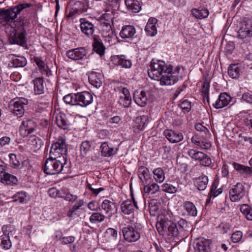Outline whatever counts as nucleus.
Returning a JSON list of instances; mask_svg holds the SVG:
<instances>
[{"label": "nucleus", "instance_id": "obj_1", "mask_svg": "<svg viewBox=\"0 0 252 252\" xmlns=\"http://www.w3.org/2000/svg\"><path fill=\"white\" fill-rule=\"evenodd\" d=\"M181 68L177 66L167 65L162 61L151 62L148 69L149 76L153 80L160 82L161 86H171L176 83L182 77Z\"/></svg>", "mask_w": 252, "mask_h": 252}, {"label": "nucleus", "instance_id": "obj_2", "mask_svg": "<svg viewBox=\"0 0 252 252\" xmlns=\"http://www.w3.org/2000/svg\"><path fill=\"white\" fill-rule=\"evenodd\" d=\"M66 163V158H62L61 160L49 157L44 164V172L48 175L65 173V169L67 167Z\"/></svg>", "mask_w": 252, "mask_h": 252}, {"label": "nucleus", "instance_id": "obj_3", "mask_svg": "<svg viewBox=\"0 0 252 252\" xmlns=\"http://www.w3.org/2000/svg\"><path fill=\"white\" fill-rule=\"evenodd\" d=\"M179 228L177 224L169 220L161 219L157 223L156 227L159 233L166 234L171 237H177L179 232L183 230V227L179 223Z\"/></svg>", "mask_w": 252, "mask_h": 252}, {"label": "nucleus", "instance_id": "obj_4", "mask_svg": "<svg viewBox=\"0 0 252 252\" xmlns=\"http://www.w3.org/2000/svg\"><path fill=\"white\" fill-rule=\"evenodd\" d=\"M31 6L30 3H24L19 4L10 9H0V23L12 22L17 17L18 14Z\"/></svg>", "mask_w": 252, "mask_h": 252}, {"label": "nucleus", "instance_id": "obj_5", "mask_svg": "<svg viewBox=\"0 0 252 252\" xmlns=\"http://www.w3.org/2000/svg\"><path fill=\"white\" fill-rule=\"evenodd\" d=\"M28 101L23 97L15 98L10 102V109L13 114L18 117H22Z\"/></svg>", "mask_w": 252, "mask_h": 252}, {"label": "nucleus", "instance_id": "obj_6", "mask_svg": "<svg viewBox=\"0 0 252 252\" xmlns=\"http://www.w3.org/2000/svg\"><path fill=\"white\" fill-rule=\"evenodd\" d=\"M122 232L125 240L128 242H134L140 238V234L137 229L127 225L122 228Z\"/></svg>", "mask_w": 252, "mask_h": 252}, {"label": "nucleus", "instance_id": "obj_7", "mask_svg": "<svg viewBox=\"0 0 252 252\" xmlns=\"http://www.w3.org/2000/svg\"><path fill=\"white\" fill-rule=\"evenodd\" d=\"M244 186L242 183H238L229 190L230 199L232 202H236L242 199L244 195Z\"/></svg>", "mask_w": 252, "mask_h": 252}, {"label": "nucleus", "instance_id": "obj_8", "mask_svg": "<svg viewBox=\"0 0 252 252\" xmlns=\"http://www.w3.org/2000/svg\"><path fill=\"white\" fill-rule=\"evenodd\" d=\"M35 127L36 124L33 121L30 119L23 121L19 127L20 134L23 137H26L32 133Z\"/></svg>", "mask_w": 252, "mask_h": 252}, {"label": "nucleus", "instance_id": "obj_9", "mask_svg": "<svg viewBox=\"0 0 252 252\" xmlns=\"http://www.w3.org/2000/svg\"><path fill=\"white\" fill-rule=\"evenodd\" d=\"M77 105L86 107L93 102V95L89 92L84 91L77 93Z\"/></svg>", "mask_w": 252, "mask_h": 252}, {"label": "nucleus", "instance_id": "obj_10", "mask_svg": "<svg viewBox=\"0 0 252 252\" xmlns=\"http://www.w3.org/2000/svg\"><path fill=\"white\" fill-rule=\"evenodd\" d=\"M0 182L7 185H13L17 184L18 180L15 176L6 173L5 166L0 164Z\"/></svg>", "mask_w": 252, "mask_h": 252}, {"label": "nucleus", "instance_id": "obj_11", "mask_svg": "<svg viewBox=\"0 0 252 252\" xmlns=\"http://www.w3.org/2000/svg\"><path fill=\"white\" fill-rule=\"evenodd\" d=\"M163 134L167 140L171 143H177L183 140L184 136L181 132L175 131L171 129H166Z\"/></svg>", "mask_w": 252, "mask_h": 252}, {"label": "nucleus", "instance_id": "obj_12", "mask_svg": "<svg viewBox=\"0 0 252 252\" xmlns=\"http://www.w3.org/2000/svg\"><path fill=\"white\" fill-rule=\"evenodd\" d=\"M25 32H10L8 35L9 42L11 44H16L21 46H25L26 44Z\"/></svg>", "mask_w": 252, "mask_h": 252}, {"label": "nucleus", "instance_id": "obj_13", "mask_svg": "<svg viewBox=\"0 0 252 252\" xmlns=\"http://www.w3.org/2000/svg\"><path fill=\"white\" fill-rule=\"evenodd\" d=\"M132 202L130 200H126L123 202L121 205L122 212L125 214L129 215L134 212V208H138L137 202L133 196Z\"/></svg>", "mask_w": 252, "mask_h": 252}, {"label": "nucleus", "instance_id": "obj_14", "mask_svg": "<svg viewBox=\"0 0 252 252\" xmlns=\"http://www.w3.org/2000/svg\"><path fill=\"white\" fill-rule=\"evenodd\" d=\"M87 54L86 50L83 47L75 48L67 51L66 55L73 60H79L83 59Z\"/></svg>", "mask_w": 252, "mask_h": 252}, {"label": "nucleus", "instance_id": "obj_15", "mask_svg": "<svg viewBox=\"0 0 252 252\" xmlns=\"http://www.w3.org/2000/svg\"><path fill=\"white\" fill-rule=\"evenodd\" d=\"M56 122L57 126L64 130L70 128L71 123L67 116L63 113H60L56 117Z\"/></svg>", "mask_w": 252, "mask_h": 252}, {"label": "nucleus", "instance_id": "obj_16", "mask_svg": "<svg viewBox=\"0 0 252 252\" xmlns=\"http://www.w3.org/2000/svg\"><path fill=\"white\" fill-rule=\"evenodd\" d=\"M100 149L101 155L106 157L115 155L118 150V148L115 149L112 144L106 142L101 144Z\"/></svg>", "mask_w": 252, "mask_h": 252}, {"label": "nucleus", "instance_id": "obj_17", "mask_svg": "<svg viewBox=\"0 0 252 252\" xmlns=\"http://www.w3.org/2000/svg\"><path fill=\"white\" fill-rule=\"evenodd\" d=\"M231 99V96L227 93H221L213 105L217 109L221 108L227 106Z\"/></svg>", "mask_w": 252, "mask_h": 252}, {"label": "nucleus", "instance_id": "obj_18", "mask_svg": "<svg viewBox=\"0 0 252 252\" xmlns=\"http://www.w3.org/2000/svg\"><path fill=\"white\" fill-rule=\"evenodd\" d=\"M84 201L80 200L77 201L69 210L67 211L66 215L69 218H76L79 217L81 213V207L84 205Z\"/></svg>", "mask_w": 252, "mask_h": 252}, {"label": "nucleus", "instance_id": "obj_19", "mask_svg": "<svg viewBox=\"0 0 252 252\" xmlns=\"http://www.w3.org/2000/svg\"><path fill=\"white\" fill-rule=\"evenodd\" d=\"M133 99L135 102L140 107H144L147 104L148 98L146 93L144 91L135 92L133 94Z\"/></svg>", "mask_w": 252, "mask_h": 252}, {"label": "nucleus", "instance_id": "obj_20", "mask_svg": "<svg viewBox=\"0 0 252 252\" xmlns=\"http://www.w3.org/2000/svg\"><path fill=\"white\" fill-rule=\"evenodd\" d=\"M103 79V75L99 72H92L89 76L90 83L96 88L101 86Z\"/></svg>", "mask_w": 252, "mask_h": 252}, {"label": "nucleus", "instance_id": "obj_21", "mask_svg": "<svg viewBox=\"0 0 252 252\" xmlns=\"http://www.w3.org/2000/svg\"><path fill=\"white\" fill-rule=\"evenodd\" d=\"M182 207L186 211L183 213L184 215L195 217L197 214V209L194 204L189 201L183 202Z\"/></svg>", "mask_w": 252, "mask_h": 252}, {"label": "nucleus", "instance_id": "obj_22", "mask_svg": "<svg viewBox=\"0 0 252 252\" xmlns=\"http://www.w3.org/2000/svg\"><path fill=\"white\" fill-rule=\"evenodd\" d=\"M138 176L143 185L148 184L150 178V174L149 169L143 166L139 167L138 170Z\"/></svg>", "mask_w": 252, "mask_h": 252}, {"label": "nucleus", "instance_id": "obj_23", "mask_svg": "<svg viewBox=\"0 0 252 252\" xmlns=\"http://www.w3.org/2000/svg\"><path fill=\"white\" fill-rule=\"evenodd\" d=\"M208 181V177L204 174H202L193 180L195 186L199 190H204L206 189Z\"/></svg>", "mask_w": 252, "mask_h": 252}, {"label": "nucleus", "instance_id": "obj_24", "mask_svg": "<svg viewBox=\"0 0 252 252\" xmlns=\"http://www.w3.org/2000/svg\"><path fill=\"white\" fill-rule=\"evenodd\" d=\"M10 57H13L11 58V61L9 65L14 67H24L27 64L26 59L22 56H16L14 55H10Z\"/></svg>", "mask_w": 252, "mask_h": 252}, {"label": "nucleus", "instance_id": "obj_25", "mask_svg": "<svg viewBox=\"0 0 252 252\" xmlns=\"http://www.w3.org/2000/svg\"><path fill=\"white\" fill-rule=\"evenodd\" d=\"M194 249L196 252H209L210 247L208 241L206 239L198 240Z\"/></svg>", "mask_w": 252, "mask_h": 252}, {"label": "nucleus", "instance_id": "obj_26", "mask_svg": "<svg viewBox=\"0 0 252 252\" xmlns=\"http://www.w3.org/2000/svg\"><path fill=\"white\" fill-rule=\"evenodd\" d=\"M33 90L36 94H41L44 93V82L43 77L36 78L33 80Z\"/></svg>", "mask_w": 252, "mask_h": 252}, {"label": "nucleus", "instance_id": "obj_27", "mask_svg": "<svg viewBox=\"0 0 252 252\" xmlns=\"http://www.w3.org/2000/svg\"><path fill=\"white\" fill-rule=\"evenodd\" d=\"M114 64L118 66H121L122 67L129 68L132 65L131 61L130 60H126L124 56L120 57L117 56L113 59Z\"/></svg>", "mask_w": 252, "mask_h": 252}, {"label": "nucleus", "instance_id": "obj_28", "mask_svg": "<svg viewBox=\"0 0 252 252\" xmlns=\"http://www.w3.org/2000/svg\"><path fill=\"white\" fill-rule=\"evenodd\" d=\"M125 3L128 9L132 12L137 13L141 10V4L137 0H125Z\"/></svg>", "mask_w": 252, "mask_h": 252}, {"label": "nucleus", "instance_id": "obj_29", "mask_svg": "<svg viewBox=\"0 0 252 252\" xmlns=\"http://www.w3.org/2000/svg\"><path fill=\"white\" fill-rule=\"evenodd\" d=\"M143 191L146 194H154L159 191V186L156 183H149L143 185Z\"/></svg>", "mask_w": 252, "mask_h": 252}, {"label": "nucleus", "instance_id": "obj_30", "mask_svg": "<svg viewBox=\"0 0 252 252\" xmlns=\"http://www.w3.org/2000/svg\"><path fill=\"white\" fill-rule=\"evenodd\" d=\"M56 152H54L52 150V148H51L50 152V156L54 158L60 159L62 160V158H66V154L67 150L66 147H61L60 149H57L55 150Z\"/></svg>", "mask_w": 252, "mask_h": 252}, {"label": "nucleus", "instance_id": "obj_31", "mask_svg": "<svg viewBox=\"0 0 252 252\" xmlns=\"http://www.w3.org/2000/svg\"><path fill=\"white\" fill-rule=\"evenodd\" d=\"M100 207L105 211V214L111 216L112 212L116 209L115 204L107 199L104 200L101 203Z\"/></svg>", "mask_w": 252, "mask_h": 252}, {"label": "nucleus", "instance_id": "obj_32", "mask_svg": "<svg viewBox=\"0 0 252 252\" xmlns=\"http://www.w3.org/2000/svg\"><path fill=\"white\" fill-rule=\"evenodd\" d=\"M12 198L13 199V202L20 203H26L29 200L28 193L23 191L16 193L13 195Z\"/></svg>", "mask_w": 252, "mask_h": 252}, {"label": "nucleus", "instance_id": "obj_33", "mask_svg": "<svg viewBox=\"0 0 252 252\" xmlns=\"http://www.w3.org/2000/svg\"><path fill=\"white\" fill-rule=\"evenodd\" d=\"M240 65L238 63L231 64L228 69V74L232 78H238L240 75Z\"/></svg>", "mask_w": 252, "mask_h": 252}, {"label": "nucleus", "instance_id": "obj_34", "mask_svg": "<svg viewBox=\"0 0 252 252\" xmlns=\"http://www.w3.org/2000/svg\"><path fill=\"white\" fill-rule=\"evenodd\" d=\"M106 217L99 212L93 213L89 217V220L91 223L93 224L99 223L103 221Z\"/></svg>", "mask_w": 252, "mask_h": 252}, {"label": "nucleus", "instance_id": "obj_35", "mask_svg": "<svg viewBox=\"0 0 252 252\" xmlns=\"http://www.w3.org/2000/svg\"><path fill=\"white\" fill-rule=\"evenodd\" d=\"M153 174L154 178L158 183H161L163 182L165 179L164 172L162 168L160 167L154 169L153 171Z\"/></svg>", "mask_w": 252, "mask_h": 252}, {"label": "nucleus", "instance_id": "obj_36", "mask_svg": "<svg viewBox=\"0 0 252 252\" xmlns=\"http://www.w3.org/2000/svg\"><path fill=\"white\" fill-rule=\"evenodd\" d=\"M33 60L36 64L40 68V71L43 75L48 76L50 74V71L48 70L45 65L44 62L40 58L36 57L33 58Z\"/></svg>", "mask_w": 252, "mask_h": 252}, {"label": "nucleus", "instance_id": "obj_37", "mask_svg": "<svg viewBox=\"0 0 252 252\" xmlns=\"http://www.w3.org/2000/svg\"><path fill=\"white\" fill-rule=\"evenodd\" d=\"M105 237L109 242H115L118 237L117 231L114 228H108L105 232Z\"/></svg>", "mask_w": 252, "mask_h": 252}, {"label": "nucleus", "instance_id": "obj_38", "mask_svg": "<svg viewBox=\"0 0 252 252\" xmlns=\"http://www.w3.org/2000/svg\"><path fill=\"white\" fill-rule=\"evenodd\" d=\"M80 22L82 32H87V31L94 32V26L91 22L85 18H81Z\"/></svg>", "mask_w": 252, "mask_h": 252}, {"label": "nucleus", "instance_id": "obj_39", "mask_svg": "<svg viewBox=\"0 0 252 252\" xmlns=\"http://www.w3.org/2000/svg\"><path fill=\"white\" fill-rule=\"evenodd\" d=\"M240 211L247 220H252V209L247 204H243L240 207Z\"/></svg>", "mask_w": 252, "mask_h": 252}, {"label": "nucleus", "instance_id": "obj_40", "mask_svg": "<svg viewBox=\"0 0 252 252\" xmlns=\"http://www.w3.org/2000/svg\"><path fill=\"white\" fill-rule=\"evenodd\" d=\"M93 50L96 53L102 56L104 53L105 47L103 44L94 38V42L93 44Z\"/></svg>", "mask_w": 252, "mask_h": 252}, {"label": "nucleus", "instance_id": "obj_41", "mask_svg": "<svg viewBox=\"0 0 252 252\" xmlns=\"http://www.w3.org/2000/svg\"><path fill=\"white\" fill-rule=\"evenodd\" d=\"M158 20L154 17H151L149 19L147 25L145 27V32H157Z\"/></svg>", "mask_w": 252, "mask_h": 252}, {"label": "nucleus", "instance_id": "obj_42", "mask_svg": "<svg viewBox=\"0 0 252 252\" xmlns=\"http://www.w3.org/2000/svg\"><path fill=\"white\" fill-rule=\"evenodd\" d=\"M76 6H78V7H75L72 9V11H70L67 15V17H70L76 13H81L87 10V7L84 3L81 2H78L75 4Z\"/></svg>", "mask_w": 252, "mask_h": 252}, {"label": "nucleus", "instance_id": "obj_43", "mask_svg": "<svg viewBox=\"0 0 252 252\" xmlns=\"http://www.w3.org/2000/svg\"><path fill=\"white\" fill-rule=\"evenodd\" d=\"M191 12L194 16L198 19H203L207 17L209 15V12L207 9L198 10L194 9L192 10Z\"/></svg>", "mask_w": 252, "mask_h": 252}, {"label": "nucleus", "instance_id": "obj_44", "mask_svg": "<svg viewBox=\"0 0 252 252\" xmlns=\"http://www.w3.org/2000/svg\"><path fill=\"white\" fill-rule=\"evenodd\" d=\"M29 144L32 146L33 148L39 149L43 145V141L39 137L33 136L31 137L29 140Z\"/></svg>", "mask_w": 252, "mask_h": 252}, {"label": "nucleus", "instance_id": "obj_45", "mask_svg": "<svg viewBox=\"0 0 252 252\" xmlns=\"http://www.w3.org/2000/svg\"><path fill=\"white\" fill-rule=\"evenodd\" d=\"M112 20H102L99 22L100 27L102 32H110L112 31L111 23Z\"/></svg>", "mask_w": 252, "mask_h": 252}, {"label": "nucleus", "instance_id": "obj_46", "mask_svg": "<svg viewBox=\"0 0 252 252\" xmlns=\"http://www.w3.org/2000/svg\"><path fill=\"white\" fill-rule=\"evenodd\" d=\"M77 94H69L65 95L63 99L64 101L71 105H77Z\"/></svg>", "mask_w": 252, "mask_h": 252}, {"label": "nucleus", "instance_id": "obj_47", "mask_svg": "<svg viewBox=\"0 0 252 252\" xmlns=\"http://www.w3.org/2000/svg\"><path fill=\"white\" fill-rule=\"evenodd\" d=\"M1 237L0 246L4 250H9L12 246L9 236L6 235H3L1 236Z\"/></svg>", "mask_w": 252, "mask_h": 252}, {"label": "nucleus", "instance_id": "obj_48", "mask_svg": "<svg viewBox=\"0 0 252 252\" xmlns=\"http://www.w3.org/2000/svg\"><path fill=\"white\" fill-rule=\"evenodd\" d=\"M161 189L169 193H174L178 191V187L170 184L165 183L161 186Z\"/></svg>", "mask_w": 252, "mask_h": 252}, {"label": "nucleus", "instance_id": "obj_49", "mask_svg": "<svg viewBox=\"0 0 252 252\" xmlns=\"http://www.w3.org/2000/svg\"><path fill=\"white\" fill-rule=\"evenodd\" d=\"M118 103L120 105L126 108H128L131 103V96H120Z\"/></svg>", "mask_w": 252, "mask_h": 252}, {"label": "nucleus", "instance_id": "obj_50", "mask_svg": "<svg viewBox=\"0 0 252 252\" xmlns=\"http://www.w3.org/2000/svg\"><path fill=\"white\" fill-rule=\"evenodd\" d=\"M66 147L65 140L62 137L59 138L57 141L53 143L51 148H52V150L54 152H56L55 150L57 149H60L61 147Z\"/></svg>", "mask_w": 252, "mask_h": 252}, {"label": "nucleus", "instance_id": "obj_51", "mask_svg": "<svg viewBox=\"0 0 252 252\" xmlns=\"http://www.w3.org/2000/svg\"><path fill=\"white\" fill-rule=\"evenodd\" d=\"M91 146L90 142L89 141L82 142L80 147L81 154L83 156H85L90 150Z\"/></svg>", "mask_w": 252, "mask_h": 252}, {"label": "nucleus", "instance_id": "obj_52", "mask_svg": "<svg viewBox=\"0 0 252 252\" xmlns=\"http://www.w3.org/2000/svg\"><path fill=\"white\" fill-rule=\"evenodd\" d=\"M240 30L242 32H252V21L250 19L244 21Z\"/></svg>", "mask_w": 252, "mask_h": 252}, {"label": "nucleus", "instance_id": "obj_53", "mask_svg": "<svg viewBox=\"0 0 252 252\" xmlns=\"http://www.w3.org/2000/svg\"><path fill=\"white\" fill-rule=\"evenodd\" d=\"M88 208L92 211H98L100 209V205L98 201L92 200L88 204Z\"/></svg>", "mask_w": 252, "mask_h": 252}, {"label": "nucleus", "instance_id": "obj_54", "mask_svg": "<svg viewBox=\"0 0 252 252\" xmlns=\"http://www.w3.org/2000/svg\"><path fill=\"white\" fill-rule=\"evenodd\" d=\"M188 153L189 156L195 160H197L200 156H203V152L194 149H190Z\"/></svg>", "mask_w": 252, "mask_h": 252}, {"label": "nucleus", "instance_id": "obj_55", "mask_svg": "<svg viewBox=\"0 0 252 252\" xmlns=\"http://www.w3.org/2000/svg\"><path fill=\"white\" fill-rule=\"evenodd\" d=\"M180 107L185 113L189 112L191 109V103L188 100L185 99L181 102Z\"/></svg>", "mask_w": 252, "mask_h": 252}, {"label": "nucleus", "instance_id": "obj_56", "mask_svg": "<svg viewBox=\"0 0 252 252\" xmlns=\"http://www.w3.org/2000/svg\"><path fill=\"white\" fill-rule=\"evenodd\" d=\"M10 163L12 165V167L14 168H18L20 163L18 159H17V156L15 154H10L9 155Z\"/></svg>", "mask_w": 252, "mask_h": 252}, {"label": "nucleus", "instance_id": "obj_57", "mask_svg": "<svg viewBox=\"0 0 252 252\" xmlns=\"http://www.w3.org/2000/svg\"><path fill=\"white\" fill-rule=\"evenodd\" d=\"M251 32H235L234 36L237 37L238 38L244 40V41H248L249 38L251 36Z\"/></svg>", "mask_w": 252, "mask_h": 252}, {"label": "nucleus", "instance_id": "obj_58", "mask_svg": "<svg viewBox=\"0 0 252 252\" xmlns=\"http://www.w3.org/2000/svg\"><path fill=\"white\" fill-rule=\"evenodd\" d=\"M242 236L243 233L241 231H235L231 235L232 241L234 243H238L241 240Z\"/></svg>", "mask_w": 252, "mask_h": 252}, {"label": "nucleus", "instance_id": "obj_59", "mask_svg": "<svg viewBox=\"0 0 252 252\" xmlns=\"http://www.w3.org/2000/svg\"><path fill=\"white\" fill-rule=\"evenodd\" d=\"M211 147V143L206 140H201L198 146L199 148L205 150L209 149Z\"/></svg>", "mask_w": 252, "mask_h": 252}, {"label": "nucleus", "instance_id": "obj_60", "mask_svg": "<svg viewBox=\"0 0 252 252\" xmlns=\"http://www.w3.org/2000/svg\"><path fill=\"white\" fill-rule=\"evenodd\" d=\"M149 210L150 214L155 215V213L158 211V206L153 201L149 204Z\"/></svg>", "mask_w": 252, "mask_h": 252}, {"label": "nucleus", "instance_id": "obj_61", "mask_svg": "<svg viewBox=\"0 0 252 252\" xmlns=\"http://www.w3.org/2000/svg\"><path fill=\"white\" fill-rule=\"evenodd\" d=\"M49 195L52 198H56L59 196L60 191L55 188L49 189L48 191Z\"/></svg>", "mask_w": 252, "mask_h": 252}, {"label": "nucleus", "instance_id": "obj_62", "mask_svg": "<svg viewBox=\"0 0 252 252\" xmlns=\"http://www.w3.org/2000/svg\"><path fill=\"white\" fill-rule=\"evenodd\" d=\"M61 243L63 244H68L73 243L75 240V238L73 236L63 237L60 238Z\"/></svg>", "mask_w": 252, "mask_h": 252}, {"label": "nucleus", "instance_id": "obj_63", "mask_svg": "<svg viewBox=\"0 0 252 252\" xmlns=\"http://www.w3.org/2000/svg\"><path fill=\"white\" fill-rule=\"evenodd\" d=\"M209 84L207 81H204L202 84L201 92L205 95L207 96L209 94Z\"/></svg>", "mask_w": 252, "mask_h": 252}, {"label": "nucleus", "instance_id": "obj_64", "mask_svg": "<svg viewBox=\"0 0 252 252\" xmlns=\"http://www.w3.org/2000/svg\"><path fill=\"white\" fill-rule=\"evenodd\" d=\"M242 99L247 103L252 104V94L245 93L242 95Z\"/></svg>", "mask_w": 252, "mask_h": 252}]
</instances>
